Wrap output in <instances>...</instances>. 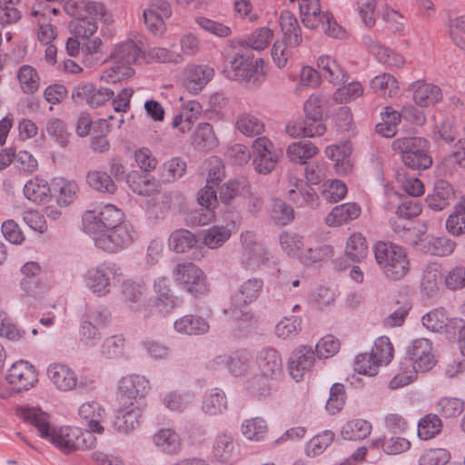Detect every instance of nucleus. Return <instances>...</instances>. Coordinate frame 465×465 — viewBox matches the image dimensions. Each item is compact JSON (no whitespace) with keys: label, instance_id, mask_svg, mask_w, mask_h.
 <instances>
[{"label":"nucleus","instance_id":"1a4fd4ad","mask_svg":"<svg viewBox=\"0 0 465 465\" xmlns=\"http://www.w3.org/2000/svg\"><path fill=\"white\" fill-rule=\"evenodd\" d=\"M429 142L421 137H403L396 139L393 149L401 153L402 163L409 168L425 170L431 166L429 155Z\"/></svg>","mask_w":465,"mask_h":465},{"label":"nucleus","instance_id":"7c9ffc66","mask_svg":"<svg viewBox=\"0 0 465 465\" xmlns=\"http://www.w3.org/2000/svg\"><path fill=\"white\" fill-rule=\"evenodd\" d=\"M454 197V192L450 183L440 180L435 183L433 192L428 194L426 203L434 211L446 208Z\"/></svg>","mask_w":465,"mask_h":465},{"label":"nucleus","instance_id":"13d9d810","mask_svg":"<svg viewBox=\"0 0 465 465\" xmlns=\"http://www.w3.org/2000/svg\"><path fill=\"white\" fill-rule=\"evenodd\" d=\"M193 395L189 392L172 391L162 398V403L171 411L182 412L191 403Z\"/></svg>","mask_w":465,"mask_h":465},{"label":"nucleus","instance_id":"7ed1b4c3","mask_svg":"<svg viewBox=\"0 0 465 465\" xmlns=\"http://www.w3.org/2000/svg\"><path fill=\"white\" fill-rule=\"evenodd\" d=\"M280 25L283 37L273 44L272 57L279 68H283L294 54L295 49L302 45V35L298 20L289 11L281 13Z\"/></svg>","mask_w":465,"mask_h":465},{"label":"nucleus","instance_id":"c85d7f7f","mask_svg":"<svg viewBox=\"0 0 465 465\" xmlns=\"http://www.w3.org/2000/svg\"><path fill=\"white\" fill-rule=\"evenodd\" d=\"M321 77H324L333 84L346 83L348 76L344 69L330 55H321L317 60Z\"/></svg>","mask_w":465,"mask_h":465},{"label":"nucleus","instance_id":"b1692460","mask_svg":"<svg viewBox=\"0 0 465 465\" xmlns=\"http://www.w3.org/2000/svg\"><path fill=\"white\" fill-rule=\"evenodd\" d=\"M455 321L463 320L450 318L443 308L433 309L421 318L422 324L425 328L434 332L444 330L449 336L456 335V330L452 324Z\"/></svg>","mask_w":465,"mask_h":465},{"label":"nucleus","instance_id":"603ef678","mask_svg":"<svg viewBox=\"0 0 465 465\" xmlns=\"http://www.w3.org/2000/svg\"><path fill=\"white\" fill-rule=\"evenodd\" d=\"M126 183L129 188L139 195L151 196L159 190V185L154 179L151 180L138 173L129 174Z\"/></svg>","mask_w":465,"mask_h":465},{"label":"nucleus","instance_id":"2f4dec72","mask_svg":"<svg viewBox=\"0 0 465 465\" xmlns=\"http://www.w3.org/2000/svg\"><path fill=\"white\" fill-rule=\"evenodd\" d=\"M202 111V105L195 100L183 103L181 112L173 118V126L179 128L183 133L189 131Z\"/></svg>","mask_w":465,"mask_h":465},{"label":"nucleus","instance_id":"f257e3e1","mask_svg":"<svg viewBox=\"0 0 465 465\" xmlns=\"http://www.w3.org/2000/svg\"><path fill=\"white\" fill-rule=\"evenodd\" d=\"M18 415L35 426L42 438L49 440L64 453L67 454L76 450H90L96 446V437L91 431H84L78 427H51L49 415L39 408H20Z\"/></svg>","mask_w":465,"mask_h":465},{"label":"nucleus","instance_id":"774afa93","mask_svg":"<svg viewBox=\"0 0 465 465\" xmlns=\"http://www.w3.org/2000/svg\"><path fill=\"white\" fill-rule=\"evenodd\" d=\"M392 352L393 348L389 338L381 337L375 341L371 353L380 366L387 365L391 361Z\"/></svg>","mask_w":465,"mask_h":465},{"label":"nucleus","instance_id":"0eeeda50","mask_svg":"<svg viewBox=\"0 0 465 465\" xmlns=\"http://www.w3.org/2000/svg\"><path fill=\"white\" fill-rule=\"evenodd\" d=\"M122 210L111 203L99 204L87 210L83 215L84 231L94 237L105 230H112L116 225L124 223Z\"/></svg>","mask_w":465,"mask_h":465},{"label":"nucleus","instance_id":"a878e982","mask_svg":"<svg viewBox=\"0 0 465 465\" xmlns=\"http://www.w3.org/2000/svg\"><path fill=\"white\" fill-rule=\"evenodd\" d=\"M173 329L181 335L199 336L209 331L210 324L200 315L186 314L175 320Z\"/></svg>","mask_w":465,"mask_h":465},{"label":"nucleus","instance_id":"e433bc0d","mask_svg":"<svg viewBox=\"0 0 465 465\" xmlns=\"http://www.w3.org/2000/svg\"><path fill=\"white\" fill-rule=\"evenodd\" d=\"M366 44L368 45L370 51L381 64H383L388 67H400L403 65L405 60L401 54L381 45L371 38L368 39Z\"/></svg>","mask_w":465,"mask_h":465},{"label":"nucleus","instance_id":"39448f33","mask_svg":"<svg viewBox=\"0 0 465 465\" xmlns=\"http://www.w3.org/2000/svg\"><path fill=\"white\" fill-rule=\"evenodd\" d=\"M123 278L122 266L114 261H104L91 267L83 275L84 286L98 298L109 295L115 282Z\"/></svg>","mask_w":465,"mask_h":465},{"label":"nucleus","instance_id":"412c9836","mask_svg":"<svg viewBox=\"0 0 465 465\" xmlns=\"http://www.w3.org/2000/svg\"><path fill=\"white\" fill-rule=\"evenodd\" d=\"M214 69L206 64H193L184 72L183 86L193 94L200 93L213 78Z\"/></svg>","mask_w":465,"mask_h":465},{"label":"nucleus","instance_id":"ddd939ff","mask_svg":"<svg viewBox=\"0 0 465 465\" xmlns=\"http://www.w3.org/2000/svg\"><path fill=\"white\" fill-rule=\"evenodd\" d=\"M173 277L177 284L195 297L208 291L204 272L192 262L177 264L173 271Z\"/></svg>","mask_w":465,"mask_h":465},{"label":"nucleus","instance_id":"cd10ccee","mask_svg":"<svg viewBox=\"0 0 465 465\" xmlns=\"http://www.w3.org/2000/svg\"><path fill=\"white\" fill-rule=\"evenodd\" d=\"M411 90L413 93V101L420 107L433 105L441 99L440 87L423 81L414 82Z\"/></svg>","mask_w":465,"mask_h":465},{"label":"nucleus","instance_id":"69168bd1","mask_svg":"<svg viewBox=\"0 0 465 465\" xmlns=\"http://www.w3.org/2000/svg\"><path fill=\"white\" fill-rule=\"evenodd\" d=\"M79 335L80 341L89 348L95 346L101 339V332L99 331L98 326L84 316H83L81 320Z\"/></svg>","mask_w":465,"mask_h":465},{"label":"nucleus","instance_id":"f3484780","mask_svg":"<svg viewBox=\"0 0 465 465\" xmlns=\"http://www.w3.org/2000/svg\"><path fill=\"white\" fill-rule=\"evenodd\" d=\"M212 453L222 464L234 463L239 458V447L232 434L226 430L218 432L213 439Z\"/></svg>","mask_w":465,"mask_h":465},{"label":"nucleus","instance_id":"c03bdc74","mask_svg":"<svg viewBox=\"0 0 465 465\" xmlns=\"http://www.w3.org/2000/svg\"><path fill=\"white\" fill-rule=\"evenodd\" d=\"M86 183L94 190L103 193H114L117 186L106 172L91 170L86 173Z\"/></svg>","mask_w":465,"mask_h":465},{"label":"nucleus","instance_id":"f03ea898","mask_svg":"<svg viewBox=\"0 0 465 465\" xmlns=\"http://www.w3.org/2000/svg\"><path fill=\"white\" fill-rule=\"evenodd\" d=\"M405 360L410 366L401 363L403 373L394 376L390 381V388L403 387L416 380L418 372L429 371L435 366L437 358L432 342L425 338L414 340L407 348Z\"/></svg>","mask_w":465,"mask_h":465},{"label":"nucleus","instance_id":"aec40b11","mask_svg":"<svg viewBox=\"0 0 465 465\" xmlns=\"http://www.w3.org/2000/svg\"><path fill=\"white\" fill-rule=\"evenodd\" d=\"M314 362L315 356L311 347L303 345L296 348L288 360L290 375L296 381H300L307 372L311 371Z\"/></svg>","mask_w":465,"mask_h":465},{"label":"nucleus","instance_id":"9b49d317","mask_svg":"<svg viewBox=\"0 0 465 465\" xmlns=\"http://www.w3.org/2000/svg\"><path fill=\"white\" fill-rule=\"evenodd\" d=\"M151 390L150 381L143 375L127 374L118 382V401L146 407L145 397Z\"/></svg>","mask_w":465,"mask_h":465},{"label":"nucleus","instance_id":"4d7b16f0","mask_svg":"<svg viewBox=\"0 0 465 465\" xmlns=\"http://www.w3.org/2000/svg\"><path fill=\"white\" fill-rule=\"evenodd\" d=\"M442 428L441 420L437 414H427L418 423V436L423 440L434 438Z\"/></svg>","mask_w":465,"mask_h":465},{"label":"nucleus","instance_id":"423d86ee","mask_svg":"<svg viewBox=\"0 0 465 465\" xmlns=\"http://www.w3.org/2000/svg\"><path fill=\"white\" fill-rule=\"evenodd\" d=\"M374 254L378 265L388 278L400 280L408 272L409 261L402 247L379 242L374 245Z\"/></svg>","mask_w":465,"mask_h":465},{"label":"nucleus","instance_id":"72a5a7b5","mask_svg":"<svg viewBox=\"0 0 465 465\" xmlns=\"http://www.w3.org/2000/svg\"><path fill=\"white\" fill-rule=\"evenodd\" d=\"M285 131L291 137L300 136H321L326 132V126L324 124H317L314 125L313 123L308 121V119H295L291 120L285 127Z\"/></svg>","mask_w":465,"mask_h":465},{"label":"nucleus","instance_id":"c756f323","mask_svg":"<svg viewBox=\"0 0 465 465\" xmlns=\"http://www.w3.org/2000/svg\"><path fill=\"white\" fill-rule=\"evenodd\" d=\"M227 409V397L222 389L213 388L205 392L202 401V410L206 415H222Z\"/></svg>","mask_w":465,"mask_h":465},{"label":"nucleus","instance_id":"f8f14e48","mask_svg":"<svg viewBox=\"0 0 465 465\" xmlns=\"http://www.w3.org/2000/svg\"><path fill=\"white\" fill-rule=\"evenodd\" d=\"M134 237L133 227L128 223H124L112 230H105L92 239L97 248L110 253H116L128 248L133 243Z\"/></svg>","mask_w":465,"mask_h":465},{"label":"nucleus","instance_id":"5fc2aeb1","mask_svg":"<svg viewBox=\"0 0 465 465\" xmlns=\"http://www.w3.org/2000/svg\"><path fill=\"white\" fill-rule=\"evenodd\" d=\"M368 253L366 239L360 232L352 233L346 242L345 254L352 262H361Z\"/></svg>","mask_w":465,"mask_h":465},{"label":"nucleus","instance_id":"4be33fe9","mask_svg":"<svg viewBox=\"0 0 465 465\" xmlns=\"http://www.w3.org/2000/svg\"><path fill=\"white\" fill-rule=\"evenodd\" d=\"M259 372L269 379L278 380L282 373V361L279 351L273 348L260 351L256 357Z\"/></svg>","mask_w":465,"mask_h":465},{"label":"nucleus","instance_id":"3c124183","mask_svg":"<svg viewBox=\"0 0 465 465\" xmlns=\"http://www.w3.org/2000/svg\"><path fill=\"white\" fill-rule=\"evenodd\" d=\"M197 242L196 236L190 231L179 229L173 232L169 237V247L176 252L183 253L193 248Z\"/></svg>","mask_w":465,"mask_h":465},{"label":"nucleus","instance_id":"338daca9","mask_svg":"<svg viewBox=\"0 0 465 465\" xmlns=\"http://www.w3.org/2000/svg\"><path fill=\"white\" fill-rule=\"evenodd\" d=\"M46 133L60 147L64 148L68 145L70 134L61 120L54 118L48 121L46 124Z\"/></svg>","mask_w":465,"mask_h":465},{"label":"nucleus","instance_id":"a19ab883","mask_svg":"<svg viewBox=\"0 0 465 465\" xmlns=\"http://www.w3.org/2000/svg\"><path fill=\"white\" fill-rule=\"evenodd\" d=\"M192 143L199 150H212L218 146L219 141L213 126L208 123H203L197 126Z\"/></svg>","mask_w":465,"mask_h":465},{"label":"nucleus","instance_id":"052dcab7","mask_svg":"<svg viewBox=\"0 0 465 465\" xmlns=\"http://www.w3.org/2000/svg\"><path fill=\"white\" fill-rule=\"evenodd\" d=\"M327 99L320 94H313L304 104L305 117L308 121L314 124H323L322 121V106L326 104Z\"/></svg>","mask_w":465,"mask_h":465},{"label":"nucleus","instance_id":"5701e85b","mask_svg":"<svg viewBox=\"0 0 465 465\" xmlns=\"http://www.w3.org/2000/svg\"><path fill=\"white\" fill-rule=\"evenodd\" d=\"M78 414L81 419L86 421L88 430L84 431H91L94 433L103 434L104 428L101 422L106 416L104 408L97 401H86L83 403L78 410Z\"/></svg>","mask_w":465,"mask_h":465},{"label":"nucleus","instance_id":"0e129e2a","mask_svg":"<svg viewBox=\"0 0 465 465\" xmlns=\"http://www.w3.org/2000/svg\"><path fill=\"white\" fill-rule=\"evenodd\" d=\"M273 37V31L269 27H261L250 34L244 40V44L257 51L264 50Z\"/></svg>","mask_w":465,"mask_h":465},{"label":"nucleus","instance_id":"20e7f679","mask_svg":"<svg viewBox=\"0 0 465 465\" xmlns=\"http://www.w3.org/2000/svg\"><path fill=\"white\" fill-rule=\"evenodd\" d=\"M226 73L228 78L243 83L252 88L259 87L266 78L264 61L262 58L254 59L248 52L235 53Z\"/></svg>","mask_w":465,"mask_h":465},{"label":"nucleus","instance_id":"c9c22d12","mask_svg":"<svg viewBox=\"0 0 465 465\" xmlns=\"http://www.w3.org/2000/svg\"><path fill=\"white\" fill-rule=\"evenodd\" d=\"M234 126L237 131L247 137L260 135L265 129L262 120L256 114L248 112L236 116Z\"/></svg>","mask_w":465,"mask_h":465},{"label":"nucleus","instance_id":"680f3d73","mask_svg":"<svg viewBox=\"0 0 465 465\" xmlns=\"http://www.w3.org/2000/svg\"><path fill=\"white\" fill-rule=\"evenodd\" d=\"M280 244L284 252L292 257L301 256L302 248L305 245L302 236L293 232H283L280 235Z\"/></svg>","mask_w":465,"mask_h":465},{"label":"nucleus","instance_id":"6ab92c4d","mask_svg":"<svg viewBox=\"0 0 465 465\" xmlns=\"http://www.w3.org/2000/svg\"><path fill=\"white\" fill-rule=\"evenodd\" d=\"M6 380L15 391H28L37 381V375L32 364L21 360L11 366Z\"/></svg>","mask_w":465,"mask_h":465},{"label":"nucleus","instance_id":"f704fd0d","mask_svg":"<svg viewBox=\"0 0 465 465\" xmlns=\"http://www.w3.org/2000/svg\"><path fill=\"white\" fill-rule=\"evenodd\" d=\"M24 194L31 202L45 203L51 200L52 193L48 183L40 178H33L24 185Z\"/></svg>","mask_w":465,"mask_h":465},{"label":"nucleus","instance_id":"473e14b6","mask_svg":"<svg viewBox=\"0 0 465 465\" xmlns=\"http://www.w3.org/2000/svg\"><path fill=\"white\" fill-rule=\"evenodd\" d=\"M361 207L355 203H346L335 206L326 216L325 223L329 226H341L359 217Z\"/></svg>","mask_w":465,"mask_h":465},{"label":"nucleus","instance_id":"de8ad7c7","mask_svg":"<svg viewBox=\"0 0 465 465\" xmlns=\"http://www.w3.org/2000/svg\"><path fill=\"white\" fill-rule=\"evenodd\" d=\"M382 122L376 124V132L384 137H392L397 133V127L401 118V114L391 106L384 108L381 113Z\"/></svg>","mask_w":465,"mask_h":465},{"label":"nucleus","instance_id":"49530a36","mask_svg":"<svg viewBox=\"0 0 465 465\" xmlns=\"http://www.w3.org/2000/svg\"><path fill=\"white\" fill-rule=\"evenodd\" d=\"M420 249L436 256H448L456 247V242L447 237H432L427 241H420Z\"/></svg>","mask_w":465,"mask_h":465},{"label":"nucleus","instance_id":"bf43d9fd","mask_svg":"<svg viewBox=\"0 0 465 465\" xmlns=\"http://www.w3.org/2000/svg\"><path fill=\"white\" fill-rule=\"evenodd\" d=\"M186 170V163L175 157L165 162L160 168V177L163 183H172L181 178Z\"/></svg>","mask_w":465,"mask_h":465},{"label":"nucleus","instance_id":"79ce46f5","mask_svg":"<svg viewBox=\"0 0 465 465\" xmlns=\"http://www.w3.org/2000/svg\"><path fill=\"white\" fill-rule=\"evenodd\" d=\"M372 430L371 424L363 419L347 421L341 430V436L347 440H357L367 438Z\"/></svg>","mask_w":465,"mask_h":465},{"label":"nucleus","instance_id":"09e8293b","mask_svg":"<svg viewBox=\"0 0 465 465\" xmlns=\"http://www.w3.org/2000/svg\"><path fill=\"white\" fill-rule=\"evenodd\" d=\"M21 90L27 94H35L40 86V76L31 65H22L17 72Z\"/></svg>","mask_w":465,"mask_h":465},{"label":"nucleus","instance_id":"37998d69","mask_svg":"<svg viewBox=\"0 0 465 465\" xmlns=\"http://www.w3.org/2000/svg\"><path fill=\"white\" fill-rule=\"evenodd\" d=\"M290 199L297 205H317L318 196L315 191L302 180H296L294 187L288 191Z\"/></svg>","mask_w":465,"mask_h":465},{"label":"nucleus","instance_id":"4468645a","mask_svg":"<svg viewBox=\"0 0 465 465\" xmlns=\"http://www.w3.org/2000/svg\"><path fill=\"white\" fill-rule=\"evenodd\" d=\"M224 178V167L221 160L214 157L210 161L206 185L200 190L197 201L200 205L211 210L217 203L216 190Z\"/></svg>","mask_w":465,"mask_h":465},{"label":"nucleus","instance_id":"2eb2a0df","mask_svg":"<svg viewBox=\"0 0 465 465\" xmlns=\"http://www.w3.org/2000/svg\"><path fill=\"white\" fill-rule=\"evenodd\" d=\"M140 404L119 402L112 426L120 433L128 434L136 429L140 424V420L146 407H141Z\"/></svg>","mask_w":465,"mask_h":465},{"label":"nucleus","instance_id":"dca6fc26","mask_svg":"<svg viewBox=\"0 0 465 465\" xmlns=\"http://www.w3.org/2000/svg\"><path fill=\"white\" fill-rule=\"evenodd\" d=\"M114 91L110 88H96L91 83H83L76 85L72 91V98L75 102H83L93 107H100L114 97Z\"/></svg>","mask_w":465,"mask_h":465},{"label":"nucleus","instance_id":"8fccbe9b","mask_svg":"<svg viewBox=\"0 0 465 465\" xmlns=\"http://www.w3.org/2000/svg\"><path fill=\"white\" fill-rule=\"evenodd\" d=\"M371 88L381 96L392 97L398 94L399 85L396 78L390 74H381L371 81Z\"/></svg>","mask_w":465,"mask_h":465},{"label":"nucleus","instance_id":"6e6d98bb","mask_svg":"<svg viewBox=\"0 0 465 465\" xmlns=\"http://www.w3.org/2000/svg\"><path fill=\"white\" fill-rule=\"evenodd\" d=\"M464 401L456 397H442L436 404V411L445 419L460 416L464 411Z\"/></svg>","mask_w":465,"mask_h":465},{"label":"nucleus","instance_id":"864d4df0","mask_svg":"<svg viewBox=\"0 0 465 465\" xmlns=\"http://www.w3.org/2000/svg\"><path fill=\"white\" fill-rule=\"evenodd\" d=\"M232 235L227 226L213 225L205 230L203 234V242L209 249H217L226 242Z\"/></svg>","mask_w":465,"mask_h":465},{"label":"nucleus","instance_id":"ea45409f","mask_svg":"<svg viewBox=\"0 0 465 465\" xmlns=\"http://www.w3.org/2000/svg\"><path fill=\"white\" fill-rule=\"evenodd\" d=\"M307 249L301 253L300 260L306 265L323 262L333 256V248L330 244L313 246L312 238L307 239Z\"/></svg>","mask_w":465,"mask_h":465},{"label":"nucleus","instance_id":"a18cd8bd","mask_svg":"<svg viewBox=\"0 0 465 465\" xmlns=\"http://www.w3.org/2000/svg\"><path fill=\"white\" fill-rule=\"evenodd\" d=\"M318 153V148L309 141L292 143L287 148V156L295 163H305Z\"/></svg>","mask_w":465,"mask_h":465},{"label":"nucleus","instance_id":"4c0bfd02","mask_svg":"<svg viewBox=\"0 0 465 465\" xmlns=\"http://www.w3.org/2000/svg\"><path fill=\"white\" fill-rule=\"evenodd\" d=\"M146 292L143 282H137L133 280L124 281L122 284V294L124 302L131 311L136 312L142 304L143 298Z\"/></svg>","mask_w":465,"mask_h":465},{"label":"nucleus","instance_id":"58836bf2","mask_svg":"<svg viewBox=\"0 0 465 465\" xmlns=\"http://www.w3.org/2000/svg\"><path fill=\"white\" fill-rule=\"evenodd\" d=\"M267 421L262 417L246 419L242 422L241 432L243 437L251 441H262L268 434Z\"/></svg>","mask_w":465,"mask_h":465},{"label":"nucleus","instance_id":"6e6552de","mask_svg":"<svg viewBox=\"0 0 465 465\" xmlns=\"http://www.w3.org/2000/svg\"><path fill=\"white\" fill-rule=\"evenodd\" d=\"M263 282L259 278H252L242 282L232 298L229 308L224 309V313L233 322L248 323L252 315L246 305L254 302L262 292Z\"/></svg>","mask_w":465,"mask_h":465},{"label":"nucleus","instance_id":"a211bd4d","mask_svg":"<svg viewBox=\"0 0 465 465\" xmlns=\"http://www.w3.org/2000/svg\"><path fill=\"white\" fill-rule=\"evenodd\" d=\"M46 375L56 390L67 392L76 390L78 376L75 371L63 362H52L46 369Z\"/></svg>","mask_w":465,"mask_h":465},{"label":"nucleus","instance_id":"393cba45","mask_svg":"<svg viewBox=\"0 0 465 465\" xmlns=\"http://www.w3.org/2000/svg\"><path fill=\"white\" fill-rule=\"evenodd\" d=\"M152 440L159 451L167 455L181 452L183 440L178 432L172 428H161L152 436Z\"/></svg>","mask_w":465,"mask_h":465},{"label":"nucleus","instance_id":"e2e57ef3","mask_svg":"<svg viewBox=\"0 0 465 465\" xmlns=\"http://www.w3.org/2000/svg\"><path fill=\"white\" fill-rule=\"evenodd\" d=\"M173 198L183 200V198L176 193H163L160 195L148 208V213L155 220H163L171 209Z\"/></svg>","mask_w":465,"mask_h":465},{"label":"nucleus","instance_id":"bb28decb","mask_svg":"<svg viewBox=\"0 0 465 465\" xmlns=\"http://www.w3.org/2000/svg\"><path fill=\"white\" fill-rule=\"evenodd\" d=\"M143 56L142 43L133 39H127L115 45L111 54V59L115 64H125L131 66Z\"/></svg>","mask_w":465,"mask_h":465},{"label":"nucleus","instance_id":"9d476101","mask_svg":"<svg viewBox=\"0 0 465 465\" xmlns=\"http://www.w3.org/2000/svg\"><path fill=\"white\" fill-rule=\"evenodd\" d=\"M300 13L302 23L310 29L322 25L326 35L333 38H343L345 30L339 25L329 13L321 11L319 0H302Z\"/></svg>","mask_w":465,"mask_h":465}]
</instances>
